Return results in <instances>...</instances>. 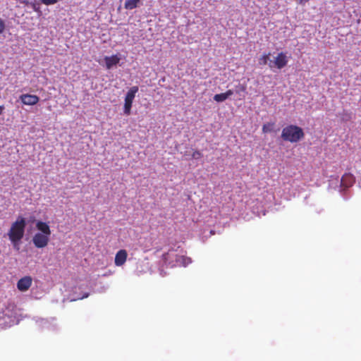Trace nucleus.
I'll use <instances>...</instances> for the list:
<instances>
[{"instance_id": "1", "label": "nucleus", "mask_w": 361, "mask_h": 361, "mask_svg": "<svg viewBox=\"0 0 361 361\" xmlns=\"http://www.w3.org/2000/svg\"><path fill=\"white\" fill-rule=\"evenodd\" d=\"M36 228L38 231L32 239L35 247L41 249L47 247L50 240L51 229L48 223L42 221L36 222Z\"/></svg>"}, {"instance_id": "2", "label": "nucleus", "mask_w": 361, "mask_h": 361, "mask_svg": "<svg viewBox=\"0 0 361 361\" xmlns=\"http://www.w3.org/2000/svg\"><path fill=\"white\" fill-rule=\"evenodd\" d=\"M25 226L26 221L25 218L18 216L16 221L11 224L8 232L10 241L13 247H17V249H18L20 242L24 236Z\"/></svg>"}, {"instance_id": "3", "label": "nucleus", "mask_w": 361, "mask_h": 361, "mask_svg": "<svg viewBox=\"0 0 361 361\" xmlns=\"http://www.w3.org/2000/svg\"><path fill=\"white\" fill-rule=\"evenodd\" d=\"M305 136L303 130L295 125H288L283 128L281 138L284 141L298 142Z\"/></svg>"}, {"instance_id": "4", "label": "nucleus", "mask_w": 361, "mask_h": 361, "mask_svg": "<svg viewBox=\"0 0 361 361\" xmlns=\"http://www.w3.org/2000/svg\"><path fill=\"white\" fill-rule=\"evenodd\" d=\"M138 90L139 88L137 86H133L127 92L124 99L123 106V111L125 114H130L133 102L135 99V94L138 92Z\"/></svg>"}, {"instance_id": "5", "label": "nucleus", "mask_w": 361, "mask_h": 361, "mask_svg": "<svg viewBox=\"0 0 361 361\" xmlns=\"http://www.w3.org/2000/svg\"><path fill=\"white\" fill-rule=\"evenodd\" d=\"M288 63V58L285 53L280 52L276 56L274 61L269 63V66L272 68L276 67L279 69H281L285 67Z\"/></svg>"}, {"instance_id": "6", "label": "nucleus", "mask_w": 361, "mask_h": 361, "mask_svg": "<svg viewBox=\"0 0 361 361\" xmlns=\"http://www.w3.org/2000/svg\"><path fill=\"white\" fill-rule=\"evenodd\" d=\"M32 283V279L30 276H25L20 279L17 283V288L20 291L25 292L27 291Z\"/></svg>"}, {"instance_id": "7", "label": "nucleus", "mask_w": 361, "mask_h": 361, "mask_svg": "<svg viewBox=\"0 0 361 361\" xmlns=\"http://www.w3.org/2000/svg\"><path fill=\"white\" fill-rule=\"evenodd\" d=\"M20 99L23 104L32 106L39 102V98L35 94H23L20 96Z\"/></svg>"}, {"instance_id": "8", "label": "nucleus", "mask_w": 361, "mask_h": 361, "mask_svg": "<svg viewBox=\"0 0 361 361\" xmlns=\"http://www.w3.org/2000/svg\"><path fill=\"white\" fill-rule=\"evenodd\" d=\"M128 257V253L126 250H118L115 256L114 259V263L115 265L117 267L123 266L127 259Z\"/></svg>"}, {"instance_id": "9", "label": "nucleus", "mask_w": 361, "mask_h": 361, "mask_svg": "<svg viewBox=\"0 0 361 361\" xmlns=\"http://www.w3.org/2000/svg\"><path fill=\"white\" fill-rule=\"evenodd\" d=\"M355 183V177L350 173H345L341 180V186L344 188H348L353 185Z\"/></svg>"}, {"instance_id": "10", "label": "nucleus", "mask_w": 361, "mask_h": 361, "mask_svg": "<svg viewBox=\"0 0 361 361\" xmlns=\"http://www.w3.org/2000/svg\"><path fill=\"white\" fill-rule=\"evenodd\" d=\"M120 60L121 59L117 54L112 55L111 56H105L104 61L106 68L111 69L114 66L117 65Z\"/></svg>"}, {"instance_id": "11", "label": "nucleus", "mask_w": 361, "mask_h": 361, "mask_svg": "<svg viewBox=\"0 0 361 361\" xmlns=\"http://www.w3.org/2000/svg\"><path fill=\"white\" fill-rule=\"evenodd\" d=\"M140 1V0H126L124 7L127 10H133L137 7Z\"/></svg>"}, {"instance_id": "12", "label": "nucleus", "mask_w": 361, "mask_h": 361, "mask_svg": "<svg viewBox=\"0 0 361 361\" xmlns=\"http://www.w3.org/2000/svg\"><path fill=\"white\" fill-rule=\"evenodd\" d=\"M274 126H275V123L273 122H268V123H264L263 125L262 129L263 133H267L272 132L274 130Z\"/></svg>"}, {"instance_id": "13", "label": "nucleus", "mask_w": 361, "mask_h": 361, "mask_svg": "<svg viewBox=\"0 0 361 361\" xmlns=\"http://www.w3.org/2000/svg\"><path fill=\"white\" fill-rule=\"evenodd\" d=\"M177 262L183 264V266H187L191 263L192 260L190 257L185 256H179L177 259Z\"/></svg>"}, {"instance_id": "14", "label": "nucleus", "mask_w": 361, "mask_h": 361, "mask_svg": "<svg viewBox=\"0 0 361 361\" xmlns=\"http://www.w3.org/2000/svg\"><path fill=\"white\" fill-rule=\"evenodd\" d=\"M271 54L270 53H268V54H264L262 56H261V57L259 58V63L262 66H264V65H267V63H268V61L269 59V56H270Z\"/></svg>"}, {"instance_id": "15", "label": "nucleus", "mask_w": 361, "mask_h": 361, "mask_svg": "<svg viewBox=\"0 0 361 361\" xmlns=\"http://www.w3.org/2000/svg\"><path fill=\"white\" fill-rule=\"evenodd\" d=\"M228 98L226 97V95L225 94L224 92L216 94L214 96V100L216 101V102H222L226 100Z\"/></svg>"}, {"instance_id": "16", "label": "nucleus", "mask_w": 361, "mask_h": 361, "mask_svg": "<svg viewBox=\"0 0 361 361\" xmlns=\"http://www.w3.org/2000/svg\"><path fill=\"white\" fill-rule=\"evenodd\" d=\"M246 90V86L244 85H240L237 87L236 93L239 94L240 92H245Z\"/></svg>"}, {"instance_id": "17", "label": "nucleus", "mask_w": 361, "mask_h": 361, "mask_svg": "<svg viewBox=\"0 0 361 361\" xmlns=\"http://www.w3.org/2000/svg\"><path fill=\"white\" fill-rule=\"evenodd\" d=\"M6 29V24L4 20L0 18V34L3 33Z\"/></svg>"}, {"instance_id": "18", "label": "nucleus", "mask_w": 361, "mask_h": 361, "mask_svg": "<svg viewBox=\"0 0 361 361\" xmlns=\"http://www.w3.org/2000/svg\"><path fill=\"white\" fill-rule=\"evenodd\" d=\"M202 153L198 150H195L192 154V157L194 159H199V158L202 157Z\"/></svg>"}, {"instance_id": "19", "label": "nucleus", "mask_w": 361, "mask_h": 361, "mask_svg": "<svg viewBox=\"0 0 361 361\" xmlns=\"http://www.w3.org/2000/svg\"><path fill=\"white\" fill-rule=\"evenodd\" d=\"M351 118V114L348 113H343L342 116V119L343 121H348Z\"/></svg>"}, {"instance_id": "20", "label": "nucleus", "mask_w": 361, "mask_h": 361, "mask_svg": "<svg viewBox=\"0 0 361 361\" xmlns=\"http://www.w3.org/2000/svg\"><path fill=\"white\" fill-rule=\"evenodd\" d=\"M224 93L226 95V97L228 98L229 97L233 94V91L232 90H228Z\"/></svg>"}, {"instance_id": "21", "label": "nucleus", "mask_w": 361, "mask_h": 361, "mask_svg": "<svg viewBox=\"0 0 361 361\" xmlns=\"http://www.w3.org/2000/svg\"><path fill=\"white\" fill-rule=\"evenodd\" d=\"M31 4V6H32V8L34 9V11H39V7H37V6L36 4H35V3H31V2L30 1V4Z\"/></svg>"}, {"instance_id": "22", "label": "nucleus", "mask_w": 361, "mask_h": 361, "mask_svg": "<svg viewBox=\"0 0 361 361\" xmlns=\"http://www.w3.org/2000/svg\"><path fill=\"white\" fill-rule=\"evenodd\" d=\"M4 110V106L1 105L0 106V115H1Z\"/></svg>"}, {"instance_id": "23", "label": "nucleus", "mask_w": 361, "mask_h": 361, "mask_svg": "<svg viewBox=\"0 0 361 361\" xmlns=\"http://www.w3.org/2000/svg\"><path fill=\"white\" fill-rule=\"evenodd\" d=\"M309 0H300V1H308Z\"/></svg>"}]
</instances>
